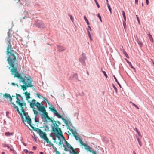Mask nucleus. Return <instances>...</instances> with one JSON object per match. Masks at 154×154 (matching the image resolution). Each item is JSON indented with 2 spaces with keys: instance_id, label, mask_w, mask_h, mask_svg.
Segmentation results:
<instances>
[{
  "instance_id": "f257e3e1",
  "label": "nucleus",
  "mask_w": 154,
  "mask_h": 154,
  "mask_svg": "<svg viewBox=\"0 0 154 154\" xmlns=\"http://www.w3.org/2000/svg\"><path fill=\"white\" fill-rule=\"evenodd\" d=\"M6 38L8 43L6 51V54L8 56L7 61L10 66L16 67L17 65V62H18L17 57L18 56V54L16 51L11 49L12 46L10 43L11 39L10 31L8 32Z\"/></svg>"
},
{
  "instance_id": "f03ea898",
  "label": "nucleus",
  "mask_w": 154,
  "mask_h": 154,
  "mask_svg": "<svg viewBox=\"0 0 154 154\" xmlns=\"http://www.w3.org/2000/svg\"><path fill=\"white\" fill-rule=\"evenodd\" d=\"M17 66L16 67H13L12 66H10L9 68V69H10V67H11V71L12 72V74H14L15 75L14 77H17L18 79H20L19 82H22L25 85H21V88L23 91L26 90L28 87H32L34 86L32 84L33 80L31 78L30 76H29L26 77L25 75L23 77L20 74H19L17 72V69L18 67V62H17Z\"/></svg>"
},
{
  "instance_id": "7ed1b4c3",
  "label": "nucleus",
  "mask_w": 154,
  "mask_h": 154,
  "mask_svg": "<svg viewBox=\"0 0 154 154\" xmlns=\"http://www.w3.org/2000/svg\"><path fill=\"white\" fill-rule=\"evenodd\" d=\"M16 99L17 100L16 101V103L19 106L21 110V112H20L18 107L14 103L12 102L11 104L12 105V106L22 116V117L24 118L25 117L24 119H26V118L27 117H29L28 114H27L24 109V106H26V103L24 101L23 97L20 94L16 93Z\"/></svg>"
},
{
  "instance_id": "20e7f679",
  "label": "nucleus",
  "mask_w": 154,
  "mask_h": 154,
  "mask_svg": "<svg viewBox=\"0 0 154 154\" xmlns=\"http://www.w3.org/2000/svg\"><path fill=\"white\" fill-rule=\"evenodd\" d=\"M22 120L25 124L26 122H27L28 124H29L30 126L33 129L34 131L37 132L39 134L40 137L45 140L47 143H49L50 141L48 138L47 137L46 134L39 128L34 127V125L31 123V119L28 116L27 118L26 117V119H24V118L23 116Z\"/></svg>"
},
{
  "instance_id": "39448f33",
  "label": "nucleus",
  "mask_w": 154,
  "mask_h": 154,
  "mask_svg": "<svg viewBox=\"0 0 154 154\" xmlns=\"http://www.w3.org/2000/svg\"><path fill=\"white\" fill-rule=\"evenodd\" d=\"M30 107L32 108H34V106H36L38 110L42 113V115L39 113L42 119H47L48 120V121L51 120V119L48 116L45 107L42 106V105H41L39 103L36 102L35 99H33L30 103Z\"/></svg>"
},
{
  "instance_id": "423d86ee",
  "label": "nucleus",
  "mask_w": 154,
  "mask_h": 154,
  "mask_svg": "<svg viewBox=\"0 0 154 154\" xmlns=\"http://www.w3.org/2000/svg\"><path fill=\"white\" fill-rule=\"evenodd\" d=\"M48 122H52L51 125L52 131L54 135L55 136L59 135L62 139H64V137L62 134L61 130L59 126V125H61V122L59 121H55L53 119H51V120Z\"/></svg>"
},
{
  "instance_id": "0eeeda50",
  "label": "nucleus",
  "mask_w": 154,
  "mask_h": 154,
  "mask_svg": "<svg viewBox=\"0 0 154 154\" xmlns=\"http://www.w3.org/2000/svg\"><path fill=\"white\" fill-rule=\"evenodd\" d=\"M50 110L52 111L56 116H57L58 118H61L62 120H63L64 123L66 125V126L68 127L69 126L68 123L69 125H72L71 123V121H67L63 117H62V116L58 113L56 111V109L54 107H49Z\"/></svg>"
},
{
  "instance_id": "6e6552de",
  "label": "nucleus",
  "mask_w": 154,
  "mask_h": 154,
  "mask_svg": "<svg viewBox=\"0 0 154 154\" xmlns=\"http://www.w3.org/2000/svg\"><path fill=\"white\" fill-rule=\"evenodd\" d=\"M82 146H83L85 147V149L87 150L88 151H89L90 152L92 153V154L95 153L96 154V153L94 151H92L91 149V148L88 146L87 145V144L84 143L83 142L81 144H80Z\"/></svg>"
},
{
  "instance_id": "1a4fd4ad",
  "label": "nucleus",
  "mask_w": 154,
  "mask_h": 154,
  "mask_svg": "<svg viewBox=\"0 0 154 154\" xmlns=\"http://www.w3.org/2000/svg\"><path fill=\"white\" fill-rule=\"evenodd\" d=\"M76 134H75L73 136H74L75 140L77 141H78L81 144L83 142L82 141L81 139L80 138L79 136V135H76Z\"/></svg>"
},
{
  "instance_id": "9d476101",
  "label": "nucleus",
  "mask_w": 154,
  "mask_h": 154,
  "mask_svg": "<svg viewBox=\"0 0 154 154\" xmlns=\"http://www.w3.org/2000/svg\"><path fill=\"white\" fill-rule=\"evenodd\" d=\"M3 96L4 97L6 98L9 99L10 101L11 102V103H12V99L9 94L7 93H5L4 94Z\"/></svg>"
},
{
  "instance_id": "9b49d317",
  "label": "nucleus",
  "mask_w": 154,
  "mask_h": 154,
  "mask_svg": "<svg viewBox=\"0 0 154 154\" xmlns=\"http://www.w3.org/2000/svg\"><path fill=\"white\" fill-rule=\"evenodd\" d=\"M65 141V143L66 144L67 147L69 148L71 150H73V148L71 146L70 144L68 143V142L65 140V139H64Z\"/></svg>"
},
{
  "instance_id": "f8f14e48",
  "label": "nucleus",
  "mask_w": 154,
  "mask_h": 154,
  "mask_svg": "<svg viewBox=\"0 0 154 154\" xmlns=\"http://www.w3.org/2000/svg\"><path fill=\"white\" fill-rule=\"evenodd\" d=\"M33 112L34 113V114L35 115V121L36 122H37V121H36L35 118H36V117H37V115H38V112L37 111L35 110V109H33Z\"/></svg>"
},
{
  "instance_id": "ddd939ff",
  "label": "nucleus",
  "mask_w": 154,
  "mask_h": 154,
  "mask_svg": "<svg viewBox=\"0 0 154 154\" xmlns=\"http://www.w3.org/2000/svg\"><path fill=\"white\" fill-rule=\"evenodd\" d=\"M25 96H26V99L28 100V99L30 98V94L29 93H28L27 92H26L25 93Z\"/></svg>"
},
{
  "instance_id": "4468645a",
  "label": "nucleus",
  "mask_w": 154,
  "mask_h": 154,
  "mask_svg": "<svg viewBox=\"0 0 154 154\" xmlns=\"http://www.w3.org/2000/svg\"><path fill=\"white\" fill-rule=\"evenodd\" d=\"M57 47L60 51H64L65 49L64 48L61 46L58 45Z\"/></svg>"
},
{
  "instance_id": "2eb2a0df",
  "label": "nucleus",
  "mask_w": 154,
  "mask_h": 154,
  "mask_svg": "<svg viewBox=\"0 0 154 154\" xmlns=\"http://www.w3.org/2000/svg\"><path fill=\"white\" fill-rule=\"evenodd\" d=\"M69 130L71 132L73 135L75 134H78L76 131H74L72 129L69 128Z\"/></svg>"
},
{
  "instance_id": "dca6fc26",
  "label": "nucleus",
  "mask_w": 154,
  "mask_h": 154,
  "mask_svg": "<svg viewBox=\"0 0 154 154\" xmlns=\"http://www.w3.org/2000/svg\"><path fill=\"white\" fill-rule=\"evenodd\" d=\"M52 147L55 152V154H61L59 151L57 150V149L54 146Z\"/></svg>"
},
{
  "instance_id": "f3484780",
  "label": "nucleus",
  "mask_w": 154,
  "mask_h": 154,
  "mask_svg": "<svg viewBox=\"0 0 154 154\" xmlns=\"http://www.w3.org/2000/svg\"><path fill=\"white\" fill-rule=\"evenodd\" d=\"M148 35L150 41L152 42H154V41L152 37V35L150 34L149 32V34H148Z\"/></svg>"
},
{
  "instance_id": "a211bd4d",
  "label": "nucleus",
  "mask_w": 154,
  "mask_h": 154,
  "mask_svg": "<svg viewBox=\"0 0 154 154\" xmlns=\"http://www.w3.org/2000/svg\"><path fill=\"white\" fill-rule=\"evenodd\" d=\"M13 133H9V132H6L5 133V134L6 136H8L11 135H12L13 134Z\"/></svg>"
},
{
  "instance_id": "6ab92c4d",
  "label": "nucleus",
  "mask_w": 154,
  "mask_h": 154,
  "mask_svg": "<svg viewBox=\"0 0 154 154\" xmlns=\"http://www.w3.org/2000/svg\"><path fill=\"white\" fill-rule=\"evenodd\" d=\"M136 38H137V39H136V40L137 41V43L138 44L140 45V46H141L142 45V43H141V42H140V41L139 40H138V38H137V36H136Z\"/></svg>"
},
{
  "instance_id": "aec40b11",
  "label": "nucleus",
  "mask_w": 154,
  "mask_h": 154,
  "mask_svg": "<svg viewBox=\"0 0 154 154\" xmlns=\"http://www.w3.org/2000/svg\"><path fill=\"white\" fill-rule=\"evenodd\" d=\"M114 78L115 79V81H116V82L117 83V84H118L119 85V86L120 87V88H121L122 87H121V85H120V84H119V82H118V80H117V79L116 78V77L115 76H114Z\"/></svg>"
},
{
  "instance_id": "412c9836",
  "label": "nucleus",
  "mask_w": 154,
  "mask_h": 154,
  "mask_svg": "<svg viewBox=\"0 0 154 154\" xmlns=\"http://www.w3.org/2000/svg\"><path fill=\"white\" fill-rule=\"evenodd\" d=\"M127 63L129 64L130 65V66H131V67L134 70V71L136 72V69H135V68H134L133 66H132V65H131V62H129V61H127Z\"/></svg>"
},
{
  "instance_id": "4be33fe9",
  "label": "nucleus",
  "mask_w": 154,
  "mask_h": 154,
  "mask_svg": "<svg viewBox=\"0 0 154 154\" xmlns=\"http://www.w3.org/2000/svg\"><path fill=\"white\" fill-rule=\"evenodd\" d=\"M59 136H59V135H57L56 137H57V138H58V139L60 140V141H59V145H61L62 144V141H61V140L60 139V138L59 137Z\"/></svg>"
},
{
  "instance_id": "5701e85b",
  "label": "nucleus",
  "mask_w": 154,
  "mask_h": 154,
  "mask_svg": "<svg viewBox=\"0 0 154 154\" xmlns=\"http://www.w3.org/2000/svg\"><path fill=\"white\" fill-rule=\"evenodd\" d=\"M106 4H107V7H108V9H109V11H110V13H112L111 9V7H110L108 3H107Z\"/></svg>"
},
{
  "instance_id": "b1692460",
  "label": "nucleus",
  "mask_w": 154,
  "mask_h": 154,
  "mask_svg": "<svg viewBox=\"0 0 154 154\" xmlns=\"http://www.w3.org/2000/svg\"><path fill=\"white\" fill-rule=\"evenodd\" d=\"M37 97L40 99L42 98H43V96H41L39 94L37 93L36 94Z\"/></svg>"
},
{
  "instance_id": "393cba45",
  "label": "nucleus",
  "mask_w": 154,
  "mask_h": 154,
  "mask_svg": "<svg viewBox=\"0 0 154 154\" xmlns=\"http://www.w3.org/2000/svg\"><path fill=\"white\" fill-rule=\"evenodd\" d=\"M91 32V31H89L88 29H87V32H88V35L89 36L90 39H91V34H90V32Z\"/></svg>"
},
{
  "instance_id": "a878e982",
  "label": "nucleus",
  "mask_w": 154,
  "mask_h": 154,
  "mask_svg": "<svg viewBox=\"0 0 154 154\" xmlns=\"http://www.w3.org/2000/svg\"><path fill=\"white\" fill-rule=\"evenodd\" d=\"M80 62L82 63V64H84V65H85V63L84 61V60H82V59H81L80 60Z\"/></svg>"
},
{
  "instance_id": "bb28decb",
  "label": "nucleus",
  "mask_w": 154,
  "mask_h": 154,
  "mask_svg": "<svg viewBox=\"0 0 154 154\" xmlns=\"http://www.w3.org/2000/svg\"><path fill=\"white\" fill-rule=\"evenodd\" d=\"M69 15L70 17V19H71V21L72 22H73V21H74L73 18L72 17V16L71 15L69 14Z\"/></svg>"
},
{
  "instance_id": "cd10ccee",
  "label": "nucleus",
  "mask_w": 154,
  "mask_h": 154,
  "mask_svg": "<svg viewBox=\"0 0 154 154\" xmlns=\"http://www.w3.org/2000/svg\"><path fill=\"white\" fill-rule=\"evenodd\" d=\"M97 16L99 18L100 20V21L101 22H102V20L101 17L100 16V14L99 13L98 14H97Z\"/></svg>"
},
{
  "instance_id": "c85d7f7f",
  "label": "nucleus",
  "mask_w": 154,
  "mask_h": 154,
  "mask_svg": "<svg viewBox=\"0 0 154 154\" xmlns=\"http://www.w3.org/2000/svg\"><path fill=\"white\" fill-rule=\"evenodd\" d=\"M123 25L124 28L125 29L126 27V25L125 21L123 22Z\"/></svg>"
},
{
  "instance_id": "c756f323",
  "label": "nucleus",
  "mask_w": 154,
  "mask_h": 154,
  "mask_svg": "<svg viewBox=\"0 0 154 154\" xmlns=\"http://www.w3.org/2000/svg\"><path fill=\"white\" fill-rule=\"evenodd\" d=\"M97 7L98 8H99L100 6V5H99V4H98L97 1V0H95V1Z\"/></svg>"
},
{
  "instance_id": "7c9ffc66",
  "label": "nucleus",
  "mask_w": 154,
  "mask_h": 154,
  "mask_svg": "<svg viewBox=\"0 0 154 154\" xmlns=\"http://www.w3.org/2000/svg\"><path fill=\"white\" fill-rule=\"evenodd\" d=\"M72 150V152H71V153H73L74 154H77V152L74 151V148L73 149V150Z\"/></svg>"
},
{
  "instance_id": "2f4dec72",
  "label": "nucleus",
  "mask_w": 154,
  "mask_h": 154,
  "mask_svg": "<svg viewBox=\"0 0 154 154\" xmlns=\"http://www.w3.org/2000/svg\"><path fill=\"white\" fill-rule=\"evenodd\" d=\"M113 87L115 91H116V92H117V90L115 86L114 85H113Z\"/></svg>"
},
{
  "instance_id": "473e14b6",
  "label": "nucleus",
  "mask_w": 154,
  "mask_h": 154,
  "mask_svg": "<svg viewBox=\"0 0 154 154\" xmlns=\"http://www.w3.org/2000/svg\"><path fill=\"white\" fill-rule=\"evenodd\" d=\"M136 132L138 134L139 137H142V136H141V134L140 132L138 131L137 132Z\"/></svg>"
},
{
  "instance_id": "72a5a7b5",
  "label": "nucleus",
  "mask_w": 154,
  "mask_h": 154,
  "mask_svg": "<svg viewBox=\"0 0 154 154\" xmlns=\"http://www.w3.org/2000/svg\"><path fill=\"white\" fill-rule=\"evenodd\" d=\"M103 73L104 75L106 77V78H107L108 76H107V74H106V73L104 71H103Z\"/></svg>"
},
{
  "instance_id": "f704fd0d",
  "label": "nucleus",
  "mask_w": 154,
  "mask_h": 154,
  "mask_svg": "<svg viewBox=\"0 0 154 154\" xmlns=\"http://www.w3.org/2000/svg\"><path fill=\"white\" fill-rule=\"evenodd\" d=\"M136 17H137V21L139 23V24H140V20H139V17H138V16L137 15H136Z\"/></svg>"
},
{
  "instance_id": "c9c22d12",
  "label": "nucleus",
  "mask_w": 154,
  "mask_h": 154,
  "mask_svg": "<svg viewBox=\"0 0 154 154\" xmlns=\"http://www.w3.org/2000/svg\"><path fill=\"white\" fill-rule=\"evenodd\" d=\"M63 146L64 147V150L65 151H68V149L66 148L65 145H63Z\"/></svg>"
},
{
  "instance_id": "e433bc0d",
  "label": "nucleus",
  "mask_w": 154,
  "mask_h": 154,
  "mask_svg": "<svg viewBox=\"0 0 154 154\" xmlns=\"http://www.w3.org/2000/svg\"><path fill=\"white\" fill-rule=\"evenodd\" d=\"M43 98V101L44 102H46L48 101V100L45 97H43V98Z\"/></svg>"
},
{
  "instance_id": "4c0bfd02",
  "label": "nucleus",
  "mask_w": 154,
  "mask_h": 154,
  "mask_svg": "<svg viewBox=\"0 0 154 154\" xmlns=\"http://www.w3.org/2000/svg\"><path fill=\"white\" fill-rule=\"evenodd\" d=\"M3 146L4 147H8V148H9V147L8 146V145L6 144H3Z\"/></svg>"
},
{
  "instance_id": "58836bf2",
  "label": "nucleus",
  "mask_w": 154,
  "mask_h": 154,
  "mask_svg": "<svg viewBox=\"0 0 154 154\" xmlns=\"http://www.w3.org/2000/svg\"><path fill=\"white\" fill-rule=\"evenodd\" d=\"M40 25H38V26L39 27H42V25H43L42 23H41V22H40Z\"/></svg>"
},
{
  "instance_id": "ea45409f",
  "label": "nucleus",
  "mask_w": 154,
  "mask_h": 154,
  "mask_svg": "<svg viewBox=\"0 0 154 154\" xmlns=\"http://www.w3.org/2000/svg\"><path fill=\"white\" fill-rule=\"evenodd\" d=\"M24 152L26 153L27 154V153H29V151L27 149H25L24 150Z\"/></svg>"
},
{
  "instance_id": "a19ab883",
  "label": "nucleus",
  "mask_w": 154,
  "mask_h": 154,
  "mask_svg": "<svg viewBox=\"0 0 154 154\" xmlns=\"http://www.w3.org/2000/svg\"><path fill=\"white\" fill-rule=\"evenodd\" d=\"M122 15H123V17L125 16V12H124V11H122Z\"/></svg>"
},
{
  "instance_id": "79ce46f5",
  "label": "nucleus",
  "mask_w": 154,
  "mask_h": 154,
  "mask_svg": "<svg viewBox=\"0 0 154 154\" xmlns=\"http://www.w3.org/2000/svg\"><path fill=\"white\" fill-rule=\"evenodd\" d=\"M125 55V56L128 58H129V56L128 54L126 53L125 54H124Z\"/></svg>"
},
{
  "instance_id": "37998d69",
  "label": "nucleus",
  "mask_w": 154,
  "mask_h": 154,
  "mask_svg": "<svg viewBox=\"0 0 154 154\" xmlns=\"http://www.w3.org/2000/svg\"><path fill=\"white\" fill-rule=\"evenodd\" d=\"M125 55V56L128 58H129V56L128 54L126 53L125 54H124Z\"/></svg>"
},
{
  "instance_id": "c03bdc74",
  "label": "nucleus",
  "mask_w": 154,
  "mask_h": 154,
  "mask_svg": "<svg viewBox=\"0 0 154 154\" xmlns=\"http://www.w3.org/2000/svg\"><path fill=\"white\" fill-rule=\"evenodd\" d=\"M84 20H85L86 21L88 20H87V17H86V16H84Z\"/></svg>"
},
{
  "instance_id": "a18cd8bd",
  "label": "nucleus",
  "mask_w": 154,
  "mask_h": 154,
  "mask_svg": "<svg viewBox=\"0 0 154 154\" xmlns=\"http://www.w3.org/2000/svg\"><path fill=\"white\" fill-rule=\"evenodd\" d=\"M88 29H89V31H91V29L90 27V26H88Z\"/></svg>"
},
{
  "instance_id": "49530a36",
  "label": "nucleus",
  "mask_w": 154,
  "mask_h": 154,
  "mask_svg": "<svg viewBox=\"0 0 154 154\" xmlns=\"http://www.w3.org/2000/svg\"><path fill=\"white\" fill-rule=\"evenodd\" d=\"M139 143V145H140V146H142V143L141 141H140L138 142Z\"/></svg>"
},
{
  "instance_id": "de8ad7c7",
  "label": "nucleus",
  "mask_w": 154,
  "mask_h": 154,
  "mask_svg": "<svg viewBox=\"0 0 154 154\" xmlns=\"http://www.w3.org/2000/svg\"><path fill=\"white\" fill-rule=\"evenodd\" d=\"M146 2L147 5H148L149 4V1L148 0H146Z\"/></svg>"
},
{
  "instance_id": "09e8293b",
  "label": "nucleus",
  "mask_w": 154,
  "mask_h": 154,
  "mask_svg": "<svg viewBox=\"0 0 154 154\" xmlns=\"http://www.w3.org/2000/svg\"><path fill=\"white\" fill-rule=\"evenodd\" d=\"M11 84H12V85H14V86H15V85H17V86H18V85H17V84L16 85V84H15V83H11Z\"/></svg>"
},
{
  "instance_id": "8fccbe9b",
  "label": "nucleus",
  "mask_w": 154,
  "mask_h": 154,
  "mask_svg": "<svg viewBox=\"0 0 154 154\" xmlns=\"http://www.w3.org/2000/svg\"><path fill=\"white\" fill-rule=\"evenodd\" d=\"M36 146H34L33 147V149L34 150H36Z\"/></svg>"
},
{
  "instance_id": "3c124183",
  "label": "nucleus",
  "mask_w": 154,
  "mask_h": 154,
  "mask_svg": "<svg viewBox=\"0 0 154 154\" xmlns=\"http://www.w3.org/2000/svg\"><path fill=\"white\" fill-rule=\"evenodd\" d=\"M46 103H48V104L50 106H52V105H51L50 104V103L48 101H47L46 102Z\"/></svg>"
},
{
  "instance_id": "603ef678",
  "label": "nucleus",
  "mask_w": 154,
  "mask_h": 154,
  "mask_svg": "<svg viewBox=\"0 0 154 154\" xmlns=\"http://www.w3.org/2000/svg\"><path fill=\"white\" fill-rule=\"evenodd\" d=\"M137 109H139V108L136 105H135L134 106Z\"/></svg>"
},
{
  "instance_id": "864d4df0",
  "label": "nucleus",
  "mask_w": 154,
  "mask_h": 154,
  "mask_svg": "<svg viewBox=\"0 0 154 154\" xmlns=\"http://www.w3.org/2000/svg\"><path fill=\"white\" fill-rule=\"evenodd\" d=\"M123 53H124V54H125L126 53V51H125V50L123 49Z\"/></svg>"
},
{
  "instance_id": "5fc2aeb1",
  "label": "nucleus",
  "mask_w": 154,
  "mask_h": 154,
  "mask_svg": "<svg viewBox=\"0 0 154 154\" xmlns=\"http://www.w3.org/2000/svg\"><path fill=\"white\" fill-rule=\"evenodd\" d=\"M134 130H135L136 131V132H137V131H138L137 128H135L134 129Z\"/></svg>"
},
{
  "instance_id": "6e6d98bb",
  "label": "nucleus",
  "mask_w": 154,
  "mask_h": 154,
  "mask_svg": "<svg viewBox=\"0 0 154 154\" xmlns=\"http://www.w3.org/2000/svg\"><path fill=\"white\" fill-rule=\"evenodd\" d=\"M123 17V18H124V20H125V21H126V17L125 16H124Z\"/></svg>"
},
{
  "instance_id": "4d7b16f0",
  "label": "nucleus",
  "mask_w": 154,
  "mask_h": 154,
  "mask_svg": "<svg viewBox=\"0 0 154 154\" xmlns=\"http://www.w3.org/2000/svg\"><path fill=\"white\" fill-rule=\"evenodd\" d=\"M86 23H87V25H89V23L88 20H87V21H86Z\"/></svg>"
},
{
  "instance_id": "13d9d810",
  "label": "nucleus",
  "mask_w": 154,
  "mask_h": 154,
  "mask_svg": "<svg viewBox=\"0 0 154 154\" xmlns=\"http://www.w3.org/2000/svg\"><path fill=\"white\" fill-rule=\"evenodd\" d=\"M130 103H131L132 104V105L133 106H134L135 105V104L134 103H132L131 102H130Z\"/></svg>"
},
{
  "instance_id": "bf43d9fd",
  "label": "nucleus",
  "mask_w": 154,
  "mask_h": 154,
  "mask_svg": "<svg viewBox=\"0 0 154 154\" xmlns=\"http://www.w3.org/2000/svg\"><path fill=\"white\" fill-rule=\"evenodd\" d=\"M138 0H135V2L136 4H137L138 2Z\"/></svg>"
},
{
  "instance_id": "052dcab7",
  "label": "nucleus",
  "mask_w": 154,
  "mask_h": 154,
  "mask_svg": "<svg viewBox=\"0 0 154 154\" xmlns=\"http://www.w3.org/2000/svg\"><path fill=\"white\" fill-rule=\"evenodd\" d=\"M137 140L138 141V142L140 141V139L138 137H137Z\"/></svg>"
},
{
  "instance_id": "680f3d73",
  "label": "nucleus",
  "mask_w": 154,
  "mask_h": 154,
  "mask_svg": "<svg viewBox=\"0 0 154 154\" xmlns=\"http://www.w3.org/2000/svg\"><path fill=\"white\" fill-rule=\"evenodd\" d=\"M29 154H33V153L32 152H29Z\"/></svg>"
},
{
  "instance_id": "e2e57ef3",
  "label": "nucleus",
  "mask_w": 154,
  "mask_h": 154,
  "mask_svg": "<svg viewBox=\"0 0 154 154\" xmlns=\"http://www.w3.org/2000/svg\"><path fill=\"white\" fill-rule=\"evenodd\" d=\"M40 154H44L42 152H40Z\"/></svg>"
},
{
  "instance_id": "0e129e2a",
  "label": "nucleus",
  "mask_w": 154,
  "mask_h": 154,
  "mask_svg": "<svg viewBox=\"0 0 154 154\" xmlns=\"http://www.w3.org/2000/svg\"><path fill=\"white\" fill-rule=\"evenodd\" d=\"M25 16H24V17H23L22 18V19H25Z\"/></svg>"
},
{
  "instance_id": "69168bd1",
  "label": "nucleus",
  "mask_w": 154,
  "mask_h": 154,
  "mask_svg": "<svg viewBox=\"0 0 154 154\" xmlns=\"http://www.w3.org/2000/svg\"><path fill=\"white\" fill-rule=\"evenodd\" d=\"M11 98L13 97H15V96H12V97H11Z\"/></svg>"
},
{
  "instance_id": "338daca9",
  "label": "nucleus",
  "mask_w": 154,
  "mask_h": 154,
  "mask_svg": "<svg viewBox=\"0 0 154 154\" xmlns=\"http://www.w3.org/2000/svg\"><path fill=\"white\" fill-rule=\"evenodd\" d=\"M2 154H5L4 152H2Z\"/></svg>"
},
{
  "instance_id": "774afa93",
  "label": "nucleus",
  "mask_w": 154,
  "mask_h": 154,
  "mask_svg": "<svg viewBox=\"0 0 154 154\" xmlns=\"http://www.w3.org/2000/svg\"><path fill=\"white\" fill-rule=\"evenodd\" d=\"M133 152L134 154H136L135 151H134Z\"/></svg>"
}]
</instances>
